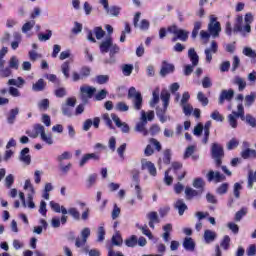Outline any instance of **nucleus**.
I'll use <instances>...</instances> for the list:
<instances>
[{"label": "nucleus", "instance_id": "29", "mask_svg": "<svg viewBox=\"0 0 256 256\" xmlns=\"http://www.w3.org/2000/svg\"><path fill=\"white\" fill-rule=\"evenodd\" d=\"M98 177L99 175L97 173L89 174L86 179V187L88 189H91V187H95Z\"/></svg>", "mask_w": 256, "mask_h": 256}, {"label": "nucleus", "instance_id": "41", "mask_svg": "<svg viewBox=\"0 0 256 256\" xmlns=\"http://www.w3.org/2000/svg\"><path fill=\"white\" fill-rule=\"evenodd\" d=\"M253 183H256V171L249 170L248 172V189H253Z\"/></svg>", "mask_w": 256, "mask_h": 256}, {"label": "nucleus", "instance_id": "39", "mask_svg": "<svg viewBox=\"0 0 256 256\" xmlns=\"http://www.w3.org/2000/svg\"><path fill=\"white\" fill-rule=\"evenodd\" d=\"M256 94L254 92H251L249 95H246L244 98V105L245 107H251L253 103H255Z\"/></svg>", "mask_w": 256, "mask_h": 256}, {"label": "nucleus", "instance_id": "53", "mask_svg": "<svg viewBox=\"0 0 256 256\" xmlns=\"http://www.w3.org/2000/svg\"><path fill=\"white\" fill-rule=\"evenodd\" d=\"M102 119H103L106 127L110 128V129H115V126H113V121L111 120V117L109 116V114H107V113L103 114Z\"/></svg>", "mask_w": 256, "mask_h": 256}, {"label": "nucleus", "instance_id": "10", "mask_svg": "<svg viewBox=\"0 0 256 256\" xmlns=\"http://www.w3.org/2000/svg\"><path fill=\"white\" fill-rule=\"evenodd\" d=\"M141 169L142 171L147 170L151 177H157V168L155 167V164H153V162L147 161L146 159H142Z\"/></svg>", "mask_w": 256, "mask_h": 256}, {"label": "nucleus", "instance_id": "34", "mask_svg": "<svg viewBox=\"0 0 256 256\" xmlns=\"http://www.w3.org/2000/svg\"><path fill=\"white\" fill-rule=\"evenodd\" d=\"M244 21H245L244 31H246V33H251V24L253 23V14L247 13L245 15Z\"/></svg>", "mask_w": 256, "mask_h": 256}, {"label": "nucleus", "instance_id": "63", "mask_svg": "<svg viewBox=\"0 0 256 256\" xmlns=\"http://www.w3.org/2000/svg\"><path fill=\"white\" fill-rule=\"evenodd\" d=\"M169 173H171V168H168L166 171H165V174H164V183L166 185H173V178L169 175Z\"/></svg>", "mask_w": 256, "mask_h": 256}, {"label": "nucleus", "instance_id": "55", "mask_svg": "<svg viewBox=\"0 0 256 256\" xmlns=\"http://www.w3.org/2000/svg\"><path fill=\"white\" fill-rule=\"evenodd\" d=\"M227 191H229V183H223L216 189L218 195H225Z\"/></svg>", "mask_w": 256, "mask_h": 256}, {"label": "nucleus", "instance_id": "52", "mask_svg": "<svg viewBox=\"0 0 256 256\" xmlns=\"http://www.w3.org/2000/svg\"><path fill=\"white\" fill-rule=\"evenodd\" d=\"M68 213L73 217V219H75V221H79V219H81V213H79V210L75 207L68 209Z\"/></svg>", "mask_w": 256, "mask_h": 256}, {"label": "nucleus", "instance_id": "56", "mask_svg": "<svg viewBox=\"0 0 256 256\" xmlns=\"http://www.w3.org/2000/svg\"><path fill=\"white\" fill-rule=\"evenodd\" d=\"M126 247H136L137 246V236L132 235L130 238L125 240Z\"/></svg>", "mask_w": 256, "mask_h": 256}, {"label": "nucleus", "instance_id": "38", "mask_svg": "<svg viewBox=\"0 0 256 256\" xmlns=\"http://www.w3.org/2000/svg\"><path fill=\"white\" fill-rule=\"evenodd\" d=\"M159 87L155 88L152 92V99L150 101V107H155L159 103Z\"/></svg>", "mask_w": 256, "mask_h": 256}, {"label": "nucleus", "instance_id": "25", "mask_svg": "<svg viewBox=\"0 0 256 256\" xmlns=\"http://www.w3.org/2000/svg\"><path fill=\"white\" fill-rule=\"evenodd\" d=\"M240 155H241L242 159H256V150L246 148L241 151Z\"/></svg>", "mask_w": 256, "mask_h": 256}, {"label": "nucleus", "instance_id": "2", "mask_svg": "<svg viewBox=\"0 0 256 256\" xmlns=\"http://www.w3.org/2000/svg\"><path fill=\"white\" fill-rule=\"evenodd\" d=\"M168 33L174 35L172 38L173 43L176 41H182L185 43L189 39V31L177 27V25L169 26L167 29Z\"/></svg>", "mask_w": 256, "mask_h": 256}, {"label": "nucleus", "instance_id": "47", "mask_svg": "<svg viewBox=\"0 0 256 256\" xmlns=\"http://www.w3.org/2000/svg\"><path fill=\"white\" fill-rule=\"evenodd\" d=\"M97 243H103L105 241V227L99 226L97 232Z\"/></svg>", "mask_w": 256, "mask_h": 256}, {"label": "nucleus", "instance_id": "6", "mask_svg": "<svg viewBox=\"0 0 256 256\" xmlns=\"http://www.w3.org/2000/svg\"><path fill=\"white\" fill-rule=\"evenodd\" d=\"M208 31L214 39H216V37H219V34L221 33V23L217 22V18L213 16L210 17Z\"/></svg>", "mask_w": 256, "mask_h": 256}, {"label": "nucleus", "instance_id": "8", "mask_svg": "<svg viewBox=\"0 0 256 256\" xmlns=\"http://www.w3.org/2000/svg\"><path fill=\"white\" fill-rule=\"evenodd\" d=\"M80 92L82 101H84V103H87V99H91L93 95H95V93L97 92V88L92 86H81Z\"/></svg>", "mask_w": 256, "mask_h": 256}, {"label": "nucleus", "instance_id": "64", "mask_svg": "<svg viewBox=\"0 0 256 256\" xmlns=\"http://www.w3.org/2000/svg\"><path fill=\"white\" fill-rule=\"evenodd\" d=\"M53 36V31L47 30V34H38L39 41H49L51 37Z\"/></svg>", "mask_w": 256, "mask_h": 256}, {"label": "nucleus", "instance_id": "32", "mask_svg": "<svg viewBox=\"0 0 256 256\" xmlns=\"http://www.w3.org/2000/svg\"><path fill=\"white\" fill-rule=\"evenodd\" d=\"M34 134H32L30 137H32L33 139H37V137H40L42 135H45V126L41 125V124H35L34 125Z\"/></svg>", "mask_w": 256, "mask_h": 256}, {"label": "nucleus", "instance_id": "9", "mask_svg": "<svg viewBox=\"0 0 256 256\" xmlns=\"http://www.w3.org/2000/svg\"><path fill=\"white\" fill-rule=\"evenodd\" d=\"M141 175V172L139 170L134 169L132 170V181L134 183L135 192L137 195V199H143V196H141V186L139 185V176Z\"/></svg>", "mask_w": 256, "mask_h": 256}, {"label": "nucleus", "instance_id": "5", "mask_svg": "<svg viewBox=\"0 0 256 256\" xmlns=\"http://www.w3.org/2000/svg\"><path fill=\"white\" fill-rule=\"evenodd\" d=\"M139 19H141V12H136L133 18V26L135 29H140V31H149V27H151L149 20L142 19L139 23Z\"/></svg>", "mask_w": 256, "mask_h": 256}, {"label": "nucleus", "instance_id": "57", "mask_svg": "<svg viewBox=\"0 0 256 256\" xmlns=\"http://www.w3.org/2000/svg\"><path fill=\"white\" fill-rule=\"evenodd\" d=\"M9 69H19V59L16 56H12L9 61Z\"/></svg>", "mask_w": 256, "mask_h": 256}, {"label": "nucleus", "instance_id": "40", "mask_svg": "<svg viewBox=\"0 0 256 256\" xmlns=\"http://www.w3.org/2000/svg\"><path fill=\"white\" fill-rule=\"evenodd\" d=\"M8 85H14L15 87L21 89V87L25 85V80L21 77H18L17 79H9Z\"/></svg>", "mask_w": 256, "mask_h": 256}, {"label": "nucleus", "instance_id": "50", "mask_svg": "<svg viewBox=\"0 0 256 256\" xmlns=\"http://www.w3.org/2000/svg\"><path fill=\"white\" fill-rule=\"evenodd\" d=\"M73 157V154L69 151L63 152L61 155L57 157V161L63 163V161H67Z\"/></svg>", "mask_w": 256, "mask_h": 256}, {"label": "nucleus", "instance_id": "49", "mask_svg": "<svg viewBox=\"0 0 256 256\" xmlns=\"http://www.w3.org/2000/svg\"><path fill=\"white\" fill-rule=\"evenodd\" d=\"M34 27L35 20L28 21L22 26V33H29V31H31V29H33Z\"/></svg>", "mask_w": 256, "mask_h": 256}, {"label": "nucleus", "instance_id": "43", "mask_svg": "<svg viewBox=\"0 0 256 256\" xmlns=\"http://www.w3.org/2000/svg\"><path fill=\"white\" fill-rule=\"evenodd\" d=\"M61 71L65 77V79H69L70 75L69 72L71 71V66L69 64V61H65L62 65H61Z\"/></svg>", "mask_w": 256, "mask_h": 256}, {"label": "nucleus", "instance_id": "18", "mask_svg": "<svg viewBox=\"0 0 256 256\" xmlns=\"http://www.w3.org/2000/svg\"><path fill=\"white\" fill-rule=\"evenodd\" d=\"M185 195L186 200L191 201L192 199H194V197H201V195H203V190H195L191 187H186Z\"/></svg>", "mask_w": 256, "mask_h": 256}, {"label": "nucleus", "instance_id": "11", "mask_svg": "<svg viewBox=\"0 0 256 256\" xmlns=\"http://www.w3.org/2000/svg\"><path fill=\"white\" fill-rule=\"evenodd\" d=\"M206 179L209 181V183H211L212 181H214V183H221L225 181L227 177H225V175L221 174L219 171L215 172L213 170H210L206 175Z\"/></svg>", "mask_w": 256, "mask_h": 256}, {"label": "nucleus", "instance_id": "24", "mask_svg": "<svg viewBox=\"0 0 256 256\" xmlns=\"http://www.w3.org/2000/svg\"><path fill=\"white\" fill-rule=\"evenodd\" d=\"M164 233L162 234V239L165 243H169V237H171V231H173V224L168 223L163 226Z\"/></svg>", "mask_w": 256, "mask_h": 256}, {"label": "nucleus", "instance_id": "60", "mask_svg": "<svg viewBox=\"0 0 256 256\" xmlns=\"http://www.w3.org/2000/svg\"><path fill=\"white\" fill-rule=\"evenodd\" d=\"M109 82V75H98L96 76V83L98 85H105V83Z\"/></svg>", "mask_w": 256, "mask_h": 256}, {"label": "nucleus", "instance_id": "1", "mask_svg": "<svg viewBox=\"0 0 256 256\" xmlns=\"http://www.w3.org/2000/svg\"><path fill=\"white\" fill-rule=\"evenodd\" d=\"M100 53L102 55H106V53H109V59H105L104 63L106 65H114L116 63L115 55L121 51V48L119 45L115 44L113 42V37L108 36L104 40H102L99 44Z\"/></svg>", "mask_w": 256, "mask_h": 256}, {"label": "nucleus", "instance_id": "42", "mask_svg": "<svg viewBox=\"0 0 256 256\" xmlns=\"http://www.w3.org/2000/svg\"><path fill=\"white\" fill-rule=\"evenodd\" d=\"M93 33L98 41H101L105 37V30L101 26L95 27Z\"/></svg>", "mask_w": 256, "mask_h": 256}, {"label": "nucleus", "instance_id": "15", "mask_svg": "<svg viewBox=\"0 0 256 256\" xmlns=\"http://www.w3.org/2000/svg\"><path fill=\"white\" fill-rule=\"evenodd\" d=\"M175 72V65L167 62V61H163L162 62V66L160 69V75L161 77H166V75H169L171 73Z\"/></svg>", "mask_w": 256, "mask_h": 256}, {"label": "nucleus", "instance_id": "23", "mask_svg": "<svg viewBox=\"0 0 256 256\" xmlns=\"http://www.w3.org/2000/svg\"><path fill=\"white\" fill-rule=\"evenodd\" d=\"M188 57L193 65V67H197V65H199V55L195 51V48H190L188 50Z\"/></svg>", "mask_w": 256, "mask_h": 256}, {"label": "nucleus", "instance_id": "51", "mask_svg": "<svg viewBox=\"0 0 256 256\" xmlns=\"http://www.w3.org/2000/svg\"><path fill=\"white\" fill-rule=\"evenodd\" d=\"M231 244V238L229 237V235H225L223 237V240L220 243V247H222V249H224L225 251H227V249H229Z\"/></svg>", "mask_w": 256, "mask_h": 256}, {"label": "nucleus", "instance_id": "31", "mask_svg": "<svg viewBox=\"0 0 256 256\" xmlns=\"http://www.w3.org/2000/svg\"><path fill=\"white\" fill-rule=\"evenodd\" d=\"M183 247L186 251H195V241H193V238L186 237L183 241Z\"/></svg>", "mask_w": 256, "mask_h": 256}, {"label": "nucleus", "instance_id": "21", "mask_svg": "<svg viewBox=\"0 0 256 256\" xmlns=\"http://www.w3.org/2000/svg\"><path fill=\"white\" fill-rule=\"evenodd\" d=\"M174 209L178 211V214L180 216H183L185 211H187L188 207L187 204H185V201H183V199H179L175 202Z\"/></svg>", "mask_w": 256, "mask_h": 256}, {"label": "nucleus", "instance_id": "16", "mask_svg": "<svg viewBox=\"0 0 256 256\" xmlns=\"http://www.w3.org/2000/svg\"><path fill=\"white\" fill-rule=\"evenodd\" d=\"M233 31L234 33H242V35L247 33V31H245V22L243 21V16H237Z\"/></svg>", "mask_w": 256, "mask_h": 256}, {"label": "nucleus", "instance_id": "35", "mask_svg": "<svg viewBox=\"0 0 256 256\" xmlns=\"http://www.w3.org/2000/svg\"><path fill=\"white\" fill-rule=\"evenodd\" d=\"M105 11H106L107 15H110L111 17H119V13H121V7L112 6L109 8V6H108Z\"/></svg>", "mask_w": 256, "mask_h": 256}, {"label": "nucleus", "instance_id": "62", "mask_svg": "<svg viewBox=\"0 0 256 256\" xmlns=\"http://www.w3.org/2000/svg\"><path fill=\"white\" fill-rule=\"evenodd\" d=\"M243 55L246 57H251L252 59H255L256 53L255 50L251 49L250 47H245L242 51Z\"/></svg>", "mask_w": 256, "mask_h": 256}, {"label": "nucleus", "instance_id": "28", "mask_svg": "<svg viewBox=\"0 0 256 256\" xmlns=\"http://www.w3.org/2000/svg\"><path fill=\"white\" fill-rule=\"evenodd\" d=\"M18 115H19L18 107L11 109L7 115V123H9V125H13L15 123V119H17Z\"/></svg>", "mask_w": 256, "mask_h": 256}, {"label": "nucleus", "instance_id": "33", "mask_svg": "<svg viewBox=\"0 0 256 256\" xmlns=\"http://www.w3.org/2000/svg\"><path fill=\"white\" fill-rule=\"evenodd\" d=\"M111 243L115 247H121V245H123V238L121 237V233H119V231H116L112 236Z\"/></svg>", "mask_w": 256, "mask_h": 256}, {"label": "nucleus", "instance_id": "13", "mask_svg": "<svg viewBox=\"0 0 256 256\" xmlns=\"http://www.w3.org/2000/svg\"><path fill=\"white\" fill-rule=\"evenodd\" d=\"M111 119L112 121H114L116 127H118V129H121L122 133H129V131L131 130V128H129V124L121 122V119L119 118V116H117V114L112 113Z\"/></svg>", "mask_w": 256, "mask_h": 256}, {"label": "nucleus", "instance_id": "36", "mask_svg": "<svg viewBox=\"0 0 256 256\" xmlns=\"http://www.w3.org/2000/svg\"><path fill=\"white\" fill-rule=\"evenodd\" d=\"M237 109L238 111H234V115H236V117L238 119L240 118L242 121H247V116H245V108L243 107V104H238Z\"/></svg>", "mask_w": 256, "mask_h": 256}, {"label": "nucleus", "instance_id": "45", "mask_svg": "<svg viewBox=\"0 0 256 256\" xmlns=\"http://www.w3.org/2000/svg\"><path fill=\"white\" fill-rule=\"evenodd\" d=\"M61 110H62V115H64L65 117H73V108L71 106L62 104Z\"/></svg>", "mask_w": 256, "mask_h": 256}, {"label": "nucleus", "instance_id": "7", "mask_svg": "<svg viewBox=\"0 0 256 256\" xmlns=\"http://www.w3.org/2000/svg\"><path fill=\"white\" fill-rule=\"evenodd\" d=\"M146 126H147V113L144 110H142L140 122L136 124L135 131H137L138 133H142L144 137H147V135H149V131L145 129Z\"/></svg>", "mask_w": 256, "mask_h": 256}, {"label": "nucleus", "instance_id": "37", "mask_svg": "<svg viewBox=\"0 0 256 256\" xmlns=\"http://www.w3.org/2000/svg\"><path fill=\"white\" fill-rule=\"evenodd\" d=\"M192 185L198 191L202 190V193L205 191V181H203V178H196V179H194Z\"/></svg>", "mask_w": 256, "mask_h": 256}, {"label": "nucleus", "instance_id": "20", "mask_svg": "<svg viewBox=\"0 0 256 256\" xmlns=\"http://www.w3.org/2000/svg\"><path fill=\"white\" fill-rule=\"evenodd\" d=\"M19 161L25 165H31V155H29V148H24L20 152Z\"/></svg>", "mask_w": 256, "mask_h": 256}, {"label": "nucleus", "instance_id": "19", "mask_svg": "<svg viewBox=\"0 0 256 256\" xmlns=\"http://www.w3.org/2000/svg\"><path fill=\"white\" fill-rule=\"evenodd\" d=\"M231 83L238 87V91H245V87H247V81L241 76H234Z\"/></svg>", "mask_w": 256, "mask_h": 256}, {"label": "nucleus", "instance_id": "48", "mask_svg": "<svg viewBox=\"0 0 256 256\" xmlns=\"http://www.w3.org/2000/svg\"><path fill=\"white\" fill-rule=\"evenodd\" d=\"M197 99L203 107H207V105H209V98H207L203 92H198Z\"/></svg>", "mask_w": 256, "mask_h": 256}, {"label": "nucleus", "instance_id": "26", "mask_svg": "<svg viewBox=\"0 0 256 256\" xmlns=\"http://www.w3.org/2000/svg\"><path fill=\"white\" fill-rule=\"evenodd\" d=\"M217 239V233L213 230H205L204 231V241L205 243H213Z\"/></svg>", "mask_w": 256, "mask_h": 256}, {"label": "nucleus", "instance_id": "27", "mask_svg": "<svg viewBox=\"0 0 256 256\" xmlns=\"http://www.w3.org/2000/svg\"><path fill=\"white\" fill-rule=\"evenodd\" d=\"M5 63H6L5 60H0V75H1V77H5V78L11 77V74L13 72L11 71V68H9V67L5 68Z\"/></svg>", "mask_w": 256, "mask_h": 256}, {"label": "nucleus", "instance_id": "59", "mask_svg": "<svg viewBox=\"0 0 256 256\" xmlns=\"http://www.w3.org/2000/svg\"><path fill=\"white\" fill-rule=\"evenodd\" d=\"M163 163H165V165H169V163H171V149L164 150Z\"/></svg>", "mask_w": 256, "mask_h": 256}, {"label": "nucleus", "instance_id": "14", "mask_svg": "<svg viewBox=\"0 0 256 256\" xmlns=\"http://www.w3.org/2000/svg\"><path fill=\"white\" fill-rule=\"evenodd\" d=\"M146 219L148 221L150 229H155V224L161 223V219H159V214L156 211L148 212L146 214Z\"/></svg>", "mask_w": 256, "mask_h": 256}, {"label": "nucleus", "instance_id": "58", "mask_svg": "<svg viewBox=\"0 0 256 256\" xmlns=\"http://www.w3.org/2000/svg\"><path fill=\"white\" fill-rule=\"evenodd\" d=\"M247 215V208H241L238 212L235 214V221L239 222Z\"/></svg>", "mask_w": 256, "mask_h": 256}, {"label": "nucleus", "instance_id": "3", "mask_svg": "<svg viewBox=\"0 0 256 256\" xmlns=\"http://www.w3.org/2000/svg\"><path fill=\"white\" fill-rule=\"evenodd\" d=\"M211 157L215 161L216 167H221L223 163V157H225V150L223 146L217 142L211 145Z\"/></svg>", "mask_w": 256, "mask_h": 256}, {"label": "nucleus", "instance_id": "12", "mask_svg": "<svg viewBox=\"0 0 256 256\" xmlns=\"http://www.w3.org/2000/svg\"><path fill=\"white\" fill-rule=\"evenodd\" d=\"M233 97H235V90H222L218 98V103L219 105H223L225 101H232Z\"/></svg>", "mask_w": 256, "mask_h": 256}, {"label": "nucleus", "instance_id": "30", "mask_svg": "<svg viewBox=\"0 0 256 256\" xmlns=\"http://www.w3.org/2000/svg\"><path fill=\"white\" fill-rule=\"evenodd\" d=\"M160 99L163 103V107H165V109H167L169 107V101L171 99V94L169 93V91L162 90V92L160 94Z\"/></svg>", "mask_w": 256, "mask_h": 256}, {"label": "nucleus", "instance_id": "44", "mask_svg": "<svg viewBox=\"0 0 256 256\" xmlns=\"http://www.w3.org/2000/svg\"><path fill=\"white\" fill-rule=\"evenodd\" d=\"M237 115H235V111L228 115V123L232 129H237Z\"/></svg>", "mask_w": 256, "mask_h": 256}, {"label": "nucleus", "instance_id": "22", "mask_svg": "<svg viewBox=\"0 0 256 256\" xmlns=\"http://www.w3.org/2000/svg\"><path fill=\"white\" fill-rule=\"evenodd\" d=\"M45 87H47V83L43 78H40L38 81L32 84V91L39 93L41 91H45Z\"/></svg>", "mask_w": 256, "mask_h": 256}, {"label": "nucleus", "instance_id": "61", "mask_svg": "<svg viewBox=\"0 0 256 256\" xmlns=\"http://www.w3.org/2000/svg\"><path fill=\"white\" fill-rule=\"evenodd\" d=\"M211 119H213L214 121H217V122H220V123H223L224 121V117L223 115H221V113H219V111L215 110L214 112H212L211 114Z\"/></svg>", "mask_w": 256, "mask_h": 256}, {"label": "nucleus", "instance_id": "46", "mask_svg": "<svg viewBox=\"0 0 256 256\" xmlns=\"http://www.w3.org/2000/svg\"><path fill=\"white\" fill-rule=\"evenodd\" d=\"M115 110L120 111L121 113H127V111H129V105L125 102H118L115 105Z\"/></svg>", "mask_w": 256, "mask_h": 256}, {"label": "nucleus", "instance_id": "4", "mask_svg": "<svg viewBox=\"0 0 256 256\" xmlns=\"http://www.w3.org/2000/svg\"><path fill=\"white\" fill-rule=\"evenodd\" d=\"M128 99H132L133 109L141 111L143 108V96L135 87H130L128 90Z\"/></svg>", "mask_w": 256, "mask_h": 256}, {"label": "nucleus", "instance_id": "17", "mask_svg": "<svg viewBox=\"0 0 256 256\" xmlns=\"http://www.w3.org/2000/svg\"><path fill=\"white\" fill-rule=\"evenodd\" d=\"M218 49L219 45H217L216 41H212L210 48L205 49L207 63H211V61H213V55L211 53H217Z\"/></svg>", "mask_w": 256, "mask_h": 256}, {"label": "nucleus", "instance_id": "54", "mask_svg": "<svg viewBox=\"0 0 256 256\" xmlns=\"http://www.w3.org/2000/svg\"><path fill=\"white\" fill-rule=\"evenodd\" d=\"M38 109L40 111H47L49 109V99L45 98L38 102Z\"/></svg>", "mask_w": 256, "mask_h": 256}]
</instances>
